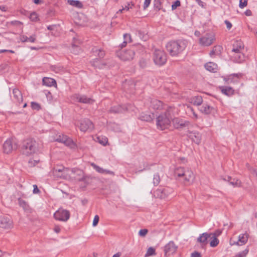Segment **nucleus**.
<instances>
[{"mask_svg":"<svg viewBox=\"0 0 257 257\" xmlns=\"http://www.w3.org/2000/svg\"><path fill=\"white\" fill-rule=\"evenodd\" d=\"M187 46V41L182 40L170 41L167 43L166 48L171 56H177L181 53Z\"/></svg>","mask_w":257,"mask_h":257,"instance_id":"1","label":"nucleus"},{"mask_svg":"<svg viewBox=\"0 0 257 257\" xmlns=\"http://www.w3.org/2000/svg\"><path fill=\"white\" fill-rule=\"evenodd\" d=\"M174 174L176 176L182 178L184 184L192 183L195 179L193 172L189 168H177L175 170Z\"/></svg>","mask_w":257,"mask_h":257,"instance_id":"2","label":"nucleus"},{"mask_svg":"<svg viewBox=\"0 0 257 257\" xmlns=\"http://www.w3.org/2000/svg\"><path fill=\"white\" fill-rule=\"evenodd\" d=\"M23 154L30 155L38 151L40 148L39 144L35 140L29 139L23 144Z\"/></svg>","mask_w":257,"mask_h":257,"instance_id":"3","label":"nucleus"},{"mask_svg":"<svg viewBox=\"0 0 257 257\" xmlns=\"http://www.w3.org/2000/svg\"><path fill=\"white\" fill-rule=\"evenodd\" d=\"M156 119V125L158 129L164 130L170 126L171 120L165 113L160 114Z\"/></svg>","mask_w":257,"mask_h":257,"instance_id":"4","label":"nucleus"},{"mask_svg":"<svg viewBox=\"0 0 257 257\" xmlns=\"http://www.w3.org/2000/svg\"><path fill=\"white\" fill-rule=\"evenodd\" d=\"M153 59L156 65L163 66L167 62V55L163 50L155 49L153 53Z\"/></svg>","mask_w":257,"mask_h":257,"instance_id":"5","label":"nucleus"},{"mask_svg":"<svg viewBox=\"0 0 257 257\" xmlns=\"http://www.w3.org/2000/svg\"><path fill=\"white\" fill-rule=\"evenodd\" d=\"M215 40V36L212 32L206 33L199 38V44L202 46H209Z\"/></svg>","mask_w":257,"mask_h":257,"instance_id":"6","label":"nucleus"},{"mask_svg":"<svg viewBox=\"0 0 257 257\" xmlns=\"http://www.w3.org/2000/svg\"><path fill=\"white\" fill-rule=\"evenodd\" d=\"M173 192V189L171 188L160 187L157 189L154 193V196L160 199H165L167 198L169 195Z\"/></svg>","mask_w":257,"mask_h":257,"instance_id":"7","label":"nucleus"},{"mask_svg":"<svg viewBox=\"0 0 257 257\" xmlns=\"http://www.w3.org/2000/svg\"><path fill=\"white\" fill-rule=\"evenodd\" d=\"M135 54V52L134 49L120 51L117 52V56L123 61L132 60L134 58Z\"/></svg>","mask_w":257,"mask_h":257,"instance_id":"8","label":"nucleus"},{"mask_svg":"<svg viewBox=\"0 0 257 257\" xmlns=\"http://www.w3.org/2000/svg\"><path fill=\"white\" fill-rule=\"evenodd\" d=\"M55 141L63 143L71 149H75L76 147L75 143L70 138L64 135H59Z\"/></svg>","mask_w":257,"mask_h":257,"instance_id":"9","label":"nucleus"},{"mask_svg":"<svg viewBox=\"0 0 257 257\" xmlns=\"http://www.w3.org/2000/svg\"><path fill=\"white\" fill-rule=\"evenodd\" d=\"M79 127L81 131L85 132L91 131L94 128V125L90 120L84 118L79 121Z\"/></svg>","mask_w":257,"mask_h":257,"instance_id":"10","label":"nucleus"},{"mask_svg":"<svg viewBox=\"0 0 257 257\" xmlns=\"http://www.w3.org/2000/svg\"><path fill=\"white\" fill-rule=\"evenodd\" d=\"M171 120L174 127L178 130H182L184 127L189 126L190 124L189 121L179 117H174Z\"/></svg>","mask_w":257,"mask_h":257,"instance_id":"11","label":"nucleus"},{"mask_svg":"<svg viewBox=\"0 0 257 257\" xmlns=\"http://www.w3.org/2000/svg\"><path fill=\"white\" fill-rule=\"evenodd\" d=\"M54 216L57 220L66 221L70 218V213L68 210L60 209L54 214Z\"/></svg>","mask_w":257,"mask_h":257,"instance_id":"12","label":"nucleus"},{"mask_svg":"<svg viewBox=\"0 0 257 257\" xmlns=\"http://www.w3.org/2000/svg\"><path fill=\"white\" fill-rule=\"evenodd\" d=\"M16 149V144L12 139H7L3 144V151L6 154L11 153Z\"/></svg>","mask_w":257,"mask_h":257,"instance_id":"13","label":"nucleus"},{"mask_svg":"<svg viewBox=\"0 0 257 257\" xmlns=\"http://www.w3.org/2000/svg\"><path fill=\"white\" fill-rule=\"evenodd\" d=\"M13 226V223L10 216L0 217V227L4 229H11Z\"/></svg>","mask_w":257,"mask_h":257,"instance_id":"14","label":"nucleus"},{"mask_svg":"<svg viewBox=\"0 0 257 257\" xmlns=\"http://www.w3.org/2000/svg\"><path fill=\"white\" fill-rule=\"evenodd\" d=\"M178 246L175 245L173 241H169L164 246V252L166 256L169 255L171 254L174 253L176 252Z\"/></svg>","mask_w":257,"mask_h":257,"instance_id":"15","label":"nucleus"},{"mask_svg":"<svg viewBox=\"0 0 257 257\" xmlns=\"http://www.w3.org/2000/svg\"><path fill=\"white\" fill-rule=\"evenodd\" d=\"M131 105L127 104V105H117L112 106L109 111L110 113H122L125 111L129 110L130 109Z\"/></svg>","mask_w":257,"mask_h":257,"instance_id":"16","label":"nucleus"},{"mask_svg":"<svg viewBox=\"0 0 257 257\" xmlns=\"http://www.w3.org/2000/svg\"><path fill=\"white\" fill-rule=\"evenodd\" d=\"M209 233L204 232L200 234L197 238V241L201 244L202 248H204L208 243V239L211 236Z\"/></svg>","mask_w":257,"mask_h":257,"instance_id":"17","label":"nucleus"},{"mask_svg":"<svg viewBox=\"0 0 257 257\" xmlns=\"http://www.w3.org/2000/svg\"><path fill=\"white\" fill-rule=\"evenodd\" d=\"M165 110L164 112L163 113L166 114L168 117H170L171 120L173 119V116L178 114V108L175 107L174 106H167L166 108H165Z\"/></svg>","mask_w":257,"mask_h":257,"instance_id":"18","label":"nucleus"},{"mask_svg":"<svg viewBox=\"0 0 257 257\" xmlns=\"http://www.w3.org/2000/svg\"><path fill=\"white\" fill-rule=\"evenodd\" d=\"M200 110L205 114H215L216 112L215 108L207 104H203L200 108Z\"/></svg>","mask_w":257,"mask_h":257,"instance_id":"19","label":"nucleus"},{"mask_svg":"<svg viewBox=\"0 0 257 257\" xmlns=\"http://www.w3.org/2000/svg\"><path fill=\"white\" fill-rule=\"evenodd\" d=\"M150 107L154 110H161L163 108V103L159 100L151 99Z\"/></svg>","mask_w":257,"mask_h":257,"instance_id":"20","label":"nucleus"},{"mask_svg":"<svg viewBox=\"0 0 257 257\" xmlns=\"http://www.w3.org/2000/svg\"><path fill=\"white\" fill-rule=\"evenodd\" d=\"M188 137L196 144H199L201 140V135L197 132H188Z\"/></svg>","mask_w":257,"mask_h":257,"instance_id":"21","label":"nucleus"},{"mask_svg":"<svg viewBox=\"0 0 257 257\" xmlns=\"http://www.w3.org/2000/svg\"><path fill=\"white\" fill-rule=\"evenodd\" d=\"M74 97L77 101L81 103L92 104L94 101L92 99L88 98L84 95L75 94Z\"/></svg>","mask_w":257,"mask_h":257,"instance_id":"22","label":"nucleus"},{"mask_svg":"<svg viewBox=\"0 0 257 257\" xmlns=\"http://www.w3.org/2000/svg\"><path fill=\"white\" fill-rule=\"evenodd\" d=\"M13 99L15 102L20 104L23 101V96L22 93L18 89H13Z\"/></svg>","mask_w":257,"mask_h":257,"instance_id":"23","label":"nucleus"},{"mask_svg":"<svg viewBox=\"0 0 257 257\" xmlns=\"http://www.w3.org/2000/svg\"><path fill=\"white\" fill-rule=\"evenodd\" d=\"M243 49V44L242 41L237 40L234 42L232 45V52L233 53H239Z\"/></svg>","mask_w":257,"mask_h":257,"instance_id":"24","label":"nucleus"},{"mask_svg":"<svg viewBox=\"0 0 257 257\" xmlns=\"http://www.w3.org/2000/svg\"><path fill=\"white\" fill-rule=\"evenodd\" d=\"M224 181L229 182V184L231 185L233 187H240L241 186V181L236 178H232L230 176H227L223 178Z\"/></svg>","mask_w":257,"mask_h":257,"instance_id":"25","label":"nucleus"},{"mask_svg":"<svg viewBox=\"0 0 257 257\" xmlns=\"http://www.w3.org/2000/svg\"><path fill=\"white\" fill-rule=\"evenodd\" d=\"M91 166L95 169L97 172L101 174H108L114 176V173L111 171L104 169L102 168L97 166L94 163L91 164Z\"/></svg>","mask_w":257,"mask_h":257,"instance_id":"26","label":"nucleus"},{"mask_svg":"<svg viewBox=\"0 0 257 257\" xmlns=\"http://www.w3.org/2000/svg\"><path fill=\"white\" fill-rule=\"evenodd\" d=\"M81 43L80 40L76 38H73V42L72 44V52L75 54H78L81 51L80 49L78 47V44Z\"/></svg>","mask_w":257,"mask_h":257,"instance_id":"27","label":"nucleus"},{"mask_svg":"<svg viewBox=\"0 0 257 257\" xmlns=\"http://www.w3.org/2000/svg\"><path fill=\"white\" fill-rule=\"evenodd\" d=\"M248 236L249 235L246 232L240 234L238 236V240L236 244L239 245L245 244L248 240Z\"/></svg>","mask_w":257,"mask_h":257,"instance_id":"28","label":"nucleus"},{"mask_svg":"<svg viewBox=\"0 0 257 257\" xmlns=\"http://www.w3.org/2000/svg\"><path fill=\"white\" fill-rule=\"evenodd\" d=\"M154 117L155 115L153 113L151 114L142 113L140 116V119L141 120L148 122L151 121Z\"/></svg>","mask_w":257,"mask_h":257,"instance_id":"29","label":"nucleus"},{"mask_svg":"<svg viewBox=\"0 0 257 257\" xmlns=\"http://www.w3.org/2000/svg\"><path fill=\"white\" fill-rule=\"evenodd\" d=\"M190 102L195 105H200L203 102V99L201 96H196L190 98Z\"/></svg>","mask_w":257,"mask_h":257,"instance_id":"30","label":"nucleus"},{"mask_svg":"<svg viewBox=\"0 0 257 257\" xmlns=\"http://www.w3.org/2000/svg\"><path fill=\"white\" fill-rule=\"evenodd\" d=\"M42 82L43 85L47 86H52L56 85V82L55 80L53 78L49 77H44L43 79Z\"/></svg>","mask_w":257,"mask_h":257,"instance_id":"31","label":"nucleus"},{"mask_svg":"<svg viewBox=\"0 0 257 257\" xmlns=\"http://www.w3.org/2000/svg\"><path fill=\"white\" fill-rule=\"evenodd\" d=\"M221 92L227 95L230 96L233 94L234 90L230 87H220Z\"/></svg>","mask_w":257,"mask_h":257,"instance_id":"32","label":"nucleus"},{"mask_svg":"<svg viewBox=\"0 0 257 257\" xmlns=\"http://www.w3.org/2000/svg\"><path fill=\"white\" fill-rule=\"evenodd\" d=\"M64 167H61L60 168H54L53 171V175L57 178L63 177L62 172L64 170Z\"/></svg>","mask_w":257,"mask_h":257,"instance_id":"33","label":"nucleus"},{"mask_svg":"<svg viewBox=\"0 0 257 257\" xmlns=\"http://www.w3.org/2000/svg\"><path fill=\"white\" fill-rule=\"evenodd\" d=\"M18 202L19 205L22 207L25 211H29L30 210V206L28 203L21 198L18 199Z\"/></svg>","mask_w":257,"mask_h":257,"instance_id":"34","label":"nucleus"},{"mask_svg":"<svg viewBox=\"0 0 257 257\" xmlns=\"http://www.w3.org/2000/svg\"><path fill=\"white\" fill-rule=\"evenodd\" d=\"M205 68L210 72H214L217 69V65L213 62H208L205 65Z\"/></svg>","mask_w":257,"mask_h":257,"instance_id":"35","label":"nucleus"},{"mask_svg":"<svg viewBox=\"0 0 257 257\" xmlns=\"http://www.w3.org/2000/svg\"><path fill=\"white\" fill-rule=\"evenodd\" d=\"M233 57L234 58V60L237 62H241L243 61L244 58V55L241 52L239 53H234Z\"/></svg>","mask_w":257,"mask_h":257,"instance_id":"36","label":"nucleus"},{"mask_svg":"<svg viewBox=\"0 0 257 257\" xmlns=\"http://www.w3.org/2000/svg\"><path fill=\"white\" fill-rule=\"evenodd\" d=\"M68 3L69 5L78 8H82L83 7L82 3L79 1L68 0Z\"/></svg>","mask_w":257,"mask_h":257,"instance_id":"37","label":"nucleus"},{"mask_svg":"<svg viewBox=\"0 0 257 257\" xmlns=\"http://www.w3.org/2000/svg\"><path fill=\"white\" fill-rule=\"evenodd\" d=\"M163 0H154V7L156 11H159L162 9V4Z\"/></svg>","mask_w":257,"mask_h":257,"instance_id":"38","label":"nucleus"},{"mask_svg":"<svg viewBox=\"0 0 257 257\" xmlns=\"http://www.w3.org/2000/svg\"><path fill=\"white\" fill-rule=\"evenodd\" d=\"M221 49V47L220 46H214L209 53L210 56L212 57L214 55L219 54Z\"/></svg>","mask_w":257,"mask_h":257,"instance_id":"39","label":"nucleus"},{"mask_svg":"<svg viewBox=\"0 0 257 257\" xmlns=\"http://www.w3.org/2000/svg\"><path fill=\"white\" fill-rule=\"evenodd\" d=\"M209 238L211 239L210 242V246L214 247L216 246L219 244V241L217 237L211 236L209 237Z\"/></svg>","mask_w":257,"mask_h":257,"instance_id":"40","label":"nucleus"},{"mask_svg":"<svg viewBox=\"0 0 257 257\" xmlns=\"http://www.w3.org/2000/svg\"><path fill=\"white\" fill-rule=\"evenodd\" d=\"M160 176L158 173H156L154 175L153 183L154 186H157L160 182Z\"/></svg>","mask_w":257,"mask_h":257,"instance_id":"41","label":"nucleus"},{"mask_svg":"<svg viewBox=\"0 0 257 257\" xmlns=\"http://www.w3.org/2000/svg\"><path fill=\"white\" fill-rule=\"evenodd\" d=\"M97 141L103 146H105L108 142V139L105 137H97Z\"/></svg>","mask_w":257,"mask_h":257,"instance_id":"42","label":"nucleus"},{"mask_svg":"<svg viewBox=\"0 0 257 257\" xmlns=\"http://www.w3.org/2000/svg\"><path fill=\"white\" fill-rule=\"evenodd\" d=\"M138 35L140 39L144 41H146L148 38L147 33L141 30L138 31Z\"/></svg>","mask_w":257,"mask_h":257,"instance_id":"43","label":"nucleus"},{"mask_svg":"<svg viewBox=\"0 0 257 257\" xmlns=\"http://www.w3.org/2000/svg\"><path fill=\"white\" fill-rule=\"evenodd\" d=\"M156 252L154 248L150 247L148 248L146 253L145 255V257H148L151 255H155Z\"/></svg>","mask_w":257,"mask_h":257,"instance_id":"44","label":"nucleus"},{"mask_svg":"<svg viewBox=\"0 0 257 257\" xmlns=\"http://www.w3.org/2000/svg\"><path fill=\"white\" fill-rule=\"evenodd\" d=\"M248 251L249 249L248 248H246L242 251L236 254L235 257H245L247 254Z\"/></svg>","mask_w":257,"mask_h":257,"instance_id":"45","label":"nucleus"},{"mask_svg":"<svg viewBox=\"0 0 257 257\" xmlns=\"http://www.w3.org/2000/svg\"><path fill=\"white\" fill-rule=\"evenodd\" d=\"M92 51L93 52H95V53L98 52V55L99 57L100 58H103L105 55L104 52L102 51L100 49H97L96 48H94L92 49Z\"/></svg>","mask_w":257,"mask_h":257,"instance_id":"46","label":"nucleus"},{"mask_svg":"<svg viewBox=\"0 0 257 257\" xmlns=\"http://www.w3.org/2000/svg\"><path fill=\"white\" fill-rule=\"evenodd\" d=\"M124 41L123 43H127L132 42L131 36L130 34H123Z\"/></svg>","mask_w":257,"mask_h":257,"instance_id":"47","label":"nucleus"},{"mask_svg":"<svg viewBox=\"0 0 257 257\" xmlns=\"http://www.w3.org/2000/svg\"><path fill=\"white\" fill-rule=\"evenodd\" d=\"M236 77L237 78H238L239 76H238V75L237 74H233L232 75H231L230 76H229L228 78H224V80L227 82L228 83H229V82H232L233 81L232 80V78L233 77Z\"/></svg>","mask_w":257,"mask_h":257,"instance_id":"48","label":"nucleus"},{"mask_svg":"<svg viewBox=\"0 0 257 257\" xmlns=\"http://www.w3.org/2000/svg\"><path fill=\"white\" fill-rule=\"evenodd\" d=\"M30 19L31 21L36 22L38 20V15L36 13L33 12L30 14Z\"/></svg>","mask_w":257,"mask_h":257,"instance_id":"49","label":"nucleus"},{"mask_svg":"<svg viewBox=\"0 0 257 257\" xmlns=\"http://www.w3.org/2000/svg\"><path fill=\"white\" fill-rule=\"evenodd\" d=\"M31 107L33 109L39 110L41 108L40 105L35 102H31Z\"/></svg>","mask_w":257,"mask_h":257,"instance_id":"50","label":"nucleus"},{"mask_svg":"<svg viewBox=\"0 0 257 257\" xmlns=\"http://www.w3.org/2000/svg\"><path fill=\"white\" fill-rule=\"evenodd\" d=\"M222 233V231L221 230H219V229H217L216 230H215L214 232L213 233H209L210 235V236H214V237H217L218 236H219Z\"/></svg>","mask_w":257,"mask_h":257,"instance_id":"51","label":"nucleus"},{"mask_svg":"<svg viewBox=\"0 0 257 257\" xmlns=\"http://www.w3.org/2000/svg\"><path fill=\"white\" fill-rule=\"evenodd\" d=\"M148 232V229H141L139 231V234L141 236L144 237L147 234Z\"/></svg>","mask_w":257,"mask_h":257,"instance_id":"52","label":"nucleus"},{"mask_svg":"<svg viewBox=\"0 0 257 257\" xmlns=\"http://www.w3.org/2000/svg\"><path fill=\"white\" fill-rule=\"evenodd\" d=\"M180 2L179 0L175 1L172 5V10H174L176 9L178 7L180 6Z\"/></svg>","mask_w":257,"mask_h":257,"instance_id":"53","label":"nucleus"},{"mask_svg":"<svg viewBox=\"0 0 257 257\" xmlns=\"http://www.w3.org/2000/svg\"><path fill=\"white\" fill-rule=\"evenodd\" d=\"M99 217L98 215H96L94 217V219H93V226H95L97 225L98 223V221H99Z\"/></svg>","mask_w":257,"mask_h":257,"instance_id":"54","label":"nucleus"},{"mask_svg":"<svg viewBox=\"0 0 257 257\" xmlns=\"http://www.w3.org/2000/svg\"><path fill=\"white\" fill-rule=\"evenodd\" d=\"M36 40V36H35V35H33L31 36L30 37L27 38V42L34 43L35 42Z\"/></svg>","mask_w":257,"mask_h":257,"instance_id":"55","label":"nucleus"},{"mask_svg":"<svg viewBox=\"0 0 257 257\" xmlns=\"http://www.w3.org/2000/svg\"><path fill=\"white\" fill-rule=\"evenodd\" d=\"M247 0H244L243 2H242V0H240L239 6L240 8L242 9L247 6Z\"/></svg>","mask_w":257,"mask_h":257,"instance_id":"56","label":"nucleus"},{"mask_svg":"<svg viewBox=\"0 0 257 257\" xmlns=\"http://www.w3.org/2000/svg\"><path fill=\"white\" fill-rule=\"evenodd\" d=\"M39 162V160H30L29 161V164L30 166H35Z\"/></svg>","mask_w":257,"mask_h":257,"instance_id":"57","label":"nucleus"},{"mask_svg":"<svg viewBox=\"0 0 257 257\" xmlns=\"http://www.w3.org/2000/svg\"><path fill=\"white\" fill-rule=\"evenodd\" d=\"M151 2V0H145L143 6L144 10H146L149 6Z\"/></svg>","mask_w":257,"mask_h":257,"instance_id":"58","label":"nucleus"},{"mask_svg":"<svg viewBox=\"0 0 257 257\" xmlns=\"http://www.w3.org/2000/svg\"><path fill=\"white\" fill-rule=\"evenodd\" d=\"M249 170L250 173L254 176L257 177V169L253 168H249Z\"/></svg>","mask_w":257,"mask_h":257,"instance_id":"59","label":"nucleus"},{"mask_svg":"<svg viewBox=\"0 0 257 257\" xmlns=\"http://www.w3.org/2000/svg\"><path fill=\"white\" fill-rule=\"evenodd\" d=\"M191 257H201V255L200 253L195 251L191 253Z\"/></svg>","mask_w":257,"mask_h":257,"instance_id":"60","label":"nucleus"},{"mask_svg":"<svg viewBox=\"0 0 257 257\" xmlns=\"http://www.w3.org/2000/svg\"><path fill=\"white\" fill-rule=\"evenodd\" d=\"M224 23H225V24H226V28H227V29L228 30H230V29L231 28V27H232V24H231V23L229 21H227V20H225V21H224Z\"/></svg>","mask_w":257,"mask_h":257,"instance_id":"61","label":"nucleus"},{"mask_svg":"<svg viewBox=\"0 0 257 257\" xmlns=\"http://www.w3.org/2000/svg\"><path fill=\"white\" fill-rule=\"evenodd\" d=\"M33 193L34 194H37V193H38L40 192V190L39 189H38L37 185H33Z\"/></svg>","mask_w":257,"mask_h":257,"instance_id":"62","label":"nucleus"},{"mask_svg":"<svg viewBox=\"0 0 257 257\" xmlns=\"http://www.w3.org/2000/svg\"><path fill=\"white\" fill-rule=\"evenodd\" d=\"M28 37L25 35H22L20 36V40L22 42H27Z\"/></svg>","mask_w":257,"mask_h":257,"instance_id":"63","label":"nucleus"},{"mask_svg":"<svg viewBox=\"0 0 257 257\" xmlns=\"http://www.w3.org/2000/svg\"><path fill=\"white\" fill-rule=\"evenodd\" d=\"M60 230H61V228L58 225H55L54 228V231L58 233L60 232Z\"/></svg>","mask_w":257,"mask_h":257,"instance_id":"64","label":"nucleus"}]
</instances>
